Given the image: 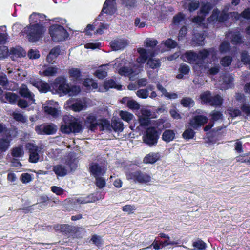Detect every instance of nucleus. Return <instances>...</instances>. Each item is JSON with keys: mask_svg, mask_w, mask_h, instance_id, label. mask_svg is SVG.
I'll use <instances>...</instances> for the list:
<instances>
[{"mask_svg": "<svg viewBox=\"0 0 250 250\" xmlns=\"http://www.w3.org/2000/svg\"><path fill=\"white\" fill-rule=\"evenodd\" d=\"M214 52V48H212L210 49V51L206 49H204L202 50H200L199 51V52L197 53L198 56V62L197 65H203L204 63V61L206 58H207L210 52Z\"/></svg>", "mask_w": 250, "mask_h": 250, "instance_id": "6ab92c4d", "label": "nucleus"}, {"mask_svg": "<svg viewBox=\"0 0 250 250\" xmlns=\"http://www.w3.org/2000/svg\"><path fill=\"white\" fill-rule=\"evenodd\" d=\"M160 159V155L158 152H150L146 155L143 161L144 164H153L158 161Z\"/></svg>", "mask_w": 250, "mask_h": 250, "instance_id": "f3484780", "label": "nucleus"}, {"mask_svg": "<svg viewBox=\"0 0 250 250\" xmlns=\"http://www.w3.org/2000/svg\"><path fill=\"white\" fill-rule=\"evenodd\" d=\"M232 62V57L230 56H225L220 60V64L224 67H228L231 65Z\"/></svg>", "mask_w": 250, "mask_h": 250, "instance_id": "603ef678", "label": "nucleus"}, {"mask_svg": "<svg viewBox=\"0 0 250 250\" xmlns=\"http://www.w3.org/2000/svg\"><path fill=\"white\" fill-rule=\"evenodd\" d=\"M10 53L20 58L25 57L26 54V52L23 49H17L15 48L11 49Z\"/></svg>", "mask_w": 250, "mask_h": 250, "instance_id": "3c124183", "label": "nucleus"}, {"mask_svg": "<svg viewBox=\"0 0 250 250\" xmlns=\"http://www.w3.org/2000/svg\"><path fill=\"white\" fill-rule=\"evenodd\" d=\"M147 64L152 69H158L161 65V62L159 59L149 58Z\"/></svg>", "mask_w": 250, "mask_h": 250, "instance_id": "473e14b6", "label": "nucleus"}, {"mask_svg": "<svg viewBox=\"0 0 250 250\" xmlns=\"http://www.w3.org/2000/svg\"><path fill=\"white\" fill-rule=\"evenodd\" d=\"M9 52L7 46L2 45L0 46V58L4 59L8 56Z\"/></svg>", "mask_w": 250, "mask_h": 250, "instance_id": "0e129e2a", "label": "nucleus"}, {"mask_svg": "<svg viewBox=\"0 0 250 250\" xmlns=\"http://www.w3.org/2000/svg\"><path fill=\"white\" fill-rule=\"evenodd\" d=\"M211 99V102L209 104V105L211 106L216 107L220 106L223 104L224 100L223 98L219 94L212 96Z\"/></svg>", "mask_w": 250, "mask_h": 250, "instance_id": "f704fd0d", "label": "nucleus"}, {"mask_svg": "<svg viewBox=\"0 0 250 250\" xmlns=\"http://www.w3.org/2000/svg\"><path fill=\"white\" fill-rule=\"evenodd\" d=\"M64 163L70 168L71 171H74L77 169V161L75 156L72 154L67 156Z\"/></svg>", "mask_w": 250, "mask_h": 250, "instance_id": "4be33fe9", "label": "nucleus"}, {"mask_svg": "<svg viewBox=\"0 0 250 250\" xmlns=\"http://www.w3.org/2000/svg\"><path fill=\"white\" fill-rule=\"evenodd\" d=\"M128 180H133L135 182L147 184L151 181V177L146 172L138 170L134 172H129L126 174Z\"/></svg>", "mask_w": 250, "mask_h": 250, "instance_id": "423d86ee", "label": "nucleus"}, {"mask_svg": "<svg viewBox=\"0 0 250 250\" xmlns=\"http://www.w3.org/2000/svg\"><path fill=\"white\" fill-rule=\"evenodd\" d=\"M120 116L122 119L127 122L130 121L133 117V115L132 114L126 111H121L120 112Z\"/></svg>", "mask_w": 250, "mask_h": 250, "instance_id": "6e6d98bb", "label": "nucleus"}, {"mask_svg": "<svg viewBox=\"0 0 250 250\" xmlns=\"http://www.w3.org/2000/svg\"><path fill=\"white\" fill-rule=\"evenodd\" d=\"M84 123L87 128L91 131H94L98 125L96 116L92 114L88 115L86 117Z\"/></svg>", "mask_w": 250, "mask_h": 250, "instance_id": "f8f14e48", "label": "nucleus"}, {"mask_svg": "<svg viewBox=\"0 0 250 250\" xmlns=\"http://www.w3.org/2000/svg\"><path fill=\"white\" fill-rule=\"evenodd\" d=\"M192 246L194 250H205L207 247V244L202 239L199 238L193 242Z\"/></svg>", "mask_w": 250, "mask_h": 250, "instance_id": "c9c22d12", "label": "nucleus"}, {"mask_svg": "<svg viewBox=\"0 0 250 250\" xmlns=\"http://www.w3.org/2000/svg\"><path fill=\"white\" fill-rule=\"evenodd\" d=\"M57 71L58 68L56 67L49 66L43 71L42 75L44 76H53L57 73Z\"/></svg>", "mask_w": 250, "mask_h": 250, "instance_id": "de8ad7c7", "label": "nucleus"}, {"mask_svg": "<svg viewBox=\"0 0 250 250\" xmlns=\"http://www.w3.org/2000/svg\"><path fill=\"white\" fill-rule=\"evenodd\" d=\"M104 89L107 91L110 88H114L117 90H121L122 86L120 84H117L115 80L112 79L105 80L103 83Z\"/></svg>", "mask_w": 250, "mask_h": 250, "instance_id": "412c9836", "label": "nucleus"}, {"mask_svg": "<svg viewBox=\"0 0 250 250\" xmlns=\"http://www.w3.org/2000/svg\"><path fill=\"white\" fill-rule=\"evenodd\" d=\"M121 102L123 104H125L128 108L132 110H138L140 108V105L138 102L128 97H123Z\"/></svg>", "mask_w": 250, "mask_h": 250, "instance_id": "2eb2a0df", "label": "nucleus"}, {"mask_svg": "<svg viewBox=\"0 0 250 250\" xmlns=\"http://www.w3.org/2000/svg\"><path fill=\"white\" fill-rule=\"evenodd\" d=\"M98 126L100 127V131H104L105 129L108 130H111V125L108 120L105 119H102L100 122L98 123Z\"/></svg>", "mask_w": 250, "mask_h": 250, "instance_id": "79ce46f5", "label": "nucleus"}, {"mask_svg": "<svg viewBox=\"0 0 250 250\" xmlns=\"http://www.w3.org/2000/svg\"><path fill=\"white\" fill-rule=\"evenodd\" d=\"M219 13L220 12L217 9L213 10L210 18L213 20L216 19L219 22H224L228 20L229 16L228 14L224 12L220 14Z\"/></svg>", "mask_w": 250, "mask_h": 250, "instance_id": "a211bd4d", "label": "nucleus"}, {"mask_svg": "<svg viewBox=\"0 0 250 250\" xmlns=\"http://www.w3.org/2000/svg\"><path fill=\"white\" fill-rule=\"evenodd\" d=\"M175 132L173 130L166 129L162 134V139L166 143L173 141L175 138Z\"/></svg>", "mask_w": 250, "mask_h": 250, "instance_id": "b1692460", "label": "nucleus"}, {"mask_svg": "<svg viewBox=\"0 0 250 250\" xmlns=\"http://www.w3.org/2000/svg\"><path fill=\"white\" fill-rule=\"evenodd\" d=\"M43 109L44 112L47 115H51L54 117L58 116V111L55 107L47 105L44 107Z\"/></svg>", "mask_w": 250, "mask_h": 250, "instance_id": "49530a36", "label": "nucleus"}, {"mask_svg": "<svg viewBox=\"0 0 250 250\" xmlns=\"http://www.w3.org/2000/svg\"><path fill=\"white\" fill-rule=\"evenodd\" d=\"M57 130L56 126L52 123L43 124L35 127V131L39 135H52L55 134Z\"/></svg>", "mask_w": 250, "mask_h": 250, "instance_id": "0eeeda50", "label": "nucleus"}, {"mask_svg": "<svg viewBox=\"0 0 250 250\" xmlns=\"http://www.w3.org/2000/svg\"><path fill=\"white\" fill-rule=\"evenodd\" d=\"M89 171L95 178L104 176L105 173L104 167L97 163L91 162L89 165Z\"/></svg>", "mask_w": 250, "mask_h": 250, "instance_id": "9d476101", "label": "nucleus"}, {"mask_svg": "<svg viewBox=\"0 0 250 250\" xmlns=\"http://www.w3.org/2000/svg\"><path fill=\"white\" fill-rule=\"evenodd\" d=\"M25 147L29 153V162L32 163H37L40 158L39 147L33 143H28Z\"/></svg>", "mask_w": 250, "mask_h": 250, "instance_id": "6e6552de", "label": "nucleus"}, {"mask_svg": "<svg viewBox=\"0 0 250 250\" xmlns=\"http://www.w3.org/2000/svg\"><path fill=\"white\" fill-rule=\"evenodd\" d=\"M105 65L101 66V68L96 70L94 73L95 77L99 79H103L107 76V72L105 69L103 68V67H105Z\"/></svg>", "mask_w": 250, "mask_h": 250, "instance_id": "a18cd8bd", "label": "nucleus"}, {"mask_svg": "<svg viewBox=\"0 0 250 250\" xmlns=\"http://www.w3.org/2000/svg\"><path fill=\"white\" fill-rule=\"evenodd\" d=\"M64 124L61 125L60 130L62 132L69 134L70 133H82L84 129L82 121L80 118L72 115H65L63 117Z\"/></svg>", "mask_w": 250, "mask_h": 250, "instance_id": "f257e3e1", "label": "nucleus"}, {"mask_svg": "<svg viewBox=\"0 0 250 250\" xmlns=\"http://www.w3.org/2000/svg\"><path fill=\"white\" fill-rule=\"evenodd\" d=\"M111 127L115 132H120L124 129V124L122 122L115 120L112 121Z\"/></svg>", "mask_w": 250, "mask_h": 250, "instance_id": "58836bf2", "label": "nucleus"}, {"mask_svg": "<svg viewBox=\"0 0 250 250\" xmlns=\"http://www.w3.org/2000/svg\"><path fill=\"white\" fill-rule=\"evenodd\" d=\"M137 51L139 54V56L137 59V61L139 63H145L146 61H148L149 59L148 53L147 51L143 48H139Z\"/></svg>", "mask_w": 250, "mask_h": 250, "instance_id": "393cba45", "label": "nucleus"}, {"mask_svg": "<svg viewBox=\"0 0 250 250\" xmlns=\"http://www.w3.org/2000/svg\"><path fill=\"white\" fill-rule=\"evenodd\" d=\"M85 107V104L83 103L81 100L77 101L70 106L71 109L75 112H80L83 110Z\"/></svg>", "mask_w": 250, "mask_h": 250, "instance_id": "37998d69", "label": "nucleus"}, {"mask_svg": "<svg viewBox=\"0 0 250 250\" xmlns=\"http://www.w3.org/2000/svg\"><path fill=\"white\" fill-rule=\"evenodd\" d=\"M60 230L66 235L75 234L77 231L75 227L65 224L61 225Z\"/></svg>", "mask_w": 250, "mask_h": 250, "instance_id": "5701e85b", "label": "nucleus"}, {"mask_svg": "<svg viewBox=\"0 0 250 250\" xmlns=\"http://www.w3.org/2000/svg\"><path fill=\"white\" fill-rule=\"evenodd\" d=\"M157 44L158 41L154 39L147 38L144 42V45L146 48H154Z\"/></svg>", "mask_w": 250, "mask_h": 250, "instance_id": "864d4df0", "label": "nucleus"}, {"mask_svg": "<svg viewBox=\"0 0 250 250\" xmlns=\"http://www.w3.org/2000/svg\"><path fill=\"white\" fill-rule=\"evenodd\" d=\"M221 129V127L217 128L216 131H215V128L212 129V133L208 137V142L211 144H215L221 140L222 136L224 135L223 132H219Z\"/></svg>", "mask_w": 250, "mask_h": 250, "instance_id": "dca6fc26", "label": "nucleus"}, {"mask_svg": "<svg viewBox=\"0 0 250 250\" xmlns=\"http://www.w3.org/2000/svg\"><path fill=\"white\" fill-rule=\"evenodd\" d=\"M53 171L57 176L63 177L67 174L66 168L61 164L54 166L53 167Z\"/></svg>", "mask_w": 250, "mask_h": 250, "instance_id": "cd10ccee", "label": "nucleus"}, {"mask_svg": "<svg viewBox=\"0 0 250 250\" xmlns=\"http://www.w3.org/2000/svg\"><path fill=\"white\" fill-rule=\"evenodd\" d=\"M149 112L146 111L142 113V116L139 118V122L140 125L142 127H146L149 125L150 123Z\"/></svg>", "mask_w": 250, "mask_h": 250, "instance_id": "a878e982", "label": "nucleus"}, {"mask_svg": "<svg viewBox=\"0 0 250 250\" xmlns=\"http://www.w3.org/2000/svg\"><path fill=\"white\" fill-rule=\"evenodd\" d=\"M136 95L140 98L146 99L148 96V91L147 89H139L137 91Z\"/></svg>", "mask_w": 250, "mask_h": 250, "instance_id": "774afa93", "label": "nucleus"}, {"mask_svg": "<svg viewBox=\"0 0 250 250\" xmlns=\"http://www.w3.org/2000/svg\"><path fill=\"white\" fill-rule=\"evenodd\" d=\"M95 178V184L98 188H103L105 186L106 181L104 178L102 177V176L97 177Z\"/></svg>", "mask_w": 250, "mask_h": 250, "instance_id": "052dcab7", "label": "nucleus"}, {"mask_svg": "<svg viewBox=\"0 0 250 250\" xmlns=\"http://www.w3.org/2000/svg\"><path fill=\"white\" fill-rule=\"evenodd\" d=\"M165 45L168 48H175L177 46L176 42L172 39L168 38L165 42Z\"/></svg>", "mask_w": 250, "mask_h": 250, "instance_id": "69168bd1", "label": "nucleus"}, {"mask_svg": "<svg viewBox=\"0 0 250 250\" xmlns=\"http://www.w3.org/2000/svg\"><path fill=\"white\" fill-rule=\"evenodd\" d=\"M165 121L163 119L159 120L156 125L157 126H160L161 125H163V127L161 128H159V131H157L155 127H148L143 136V142L149 146L155 145L158 142V140L159 138V135L162 131L165 128H169L171 126V124L169 123H167L163 125Z\"/></svg>", "mask_w": 250, "mask_h": 250, "instance_id": "f03ea898", "label": "nucleus"}, {"mask_svg": "<svg viewBox=\"0 0 250 250\" xmlns=\"http://www.w3.org/2000/svg\"><path fill=\"white\" fill-rule=\"evenodd\" d=\"M230 39L231 42L234 45L241 44L243 43L242 36L239 32L232 34Z\"/></svg>", "mask_w": 250, "mask_h": 250, "instance_id": "e433bc0d", "label": "nucleus"}, {"mask_svg": "<svg viewBox=\"0 0 250 250\" xmlns=\"http://www.w3.org/2000/svg\"><path fill=\"white\" fill-rule=\"evenodd\" d=\"M33 85L36 87L40 92L46 93L50 90L51 85H49L46 82L41 80L35 81L32 83Z\"/></svg>", "mask_w": 250, "mask_h": 250, "instance_id": "4468645a", "label": "nucleus"}, {"mask_svg": "<svg viewBox=\"0 0 250 250\" xmlns=\"http://www.w3.org/2000/svg\"><path fill=\"white\" fill-rule=\"evenodd\" d=\"M211 93L209 91H206L202 92L199 96V99L201 100V103L203 104H209L211 102Z\"/></svg>", "mask_w": 250, "mask_h": 250, "instance_id": "7c9ffc66", "label": "nucleus"}, {"mask_svg": "<svg viewBox=\"0 0 250 250\" xmlns=\"http://www.w3.org/2000/svg\"><path fill=\"white\" fill-rule=\"evenodd\" d=\"M69 77L71 80L77 82L81 79L82 76V72L81 70L77 68H72L68 71Z\"/></svg>", "mask_w": 250, "mask_h": 250, "instance_id": "bb28decb", "label": "nucleus"}, {"mask_svg": "<svg viewBox=\"0 0 250 250\" xmlns=\"http://www.w3.org/2000/svg\"><path fill=\"white\" fill-rule=\"evenodd\" d=\"M29 30L27 37L30 42H35L42 38L43 34V27L39 23H36L27 27Z\"/></svg>", "mask_w": 250, "mask_h": 250, "instance_id": "39448f33", "label": "nucleus"}, {"mask_svg": "<svg viewBox=\"0 0 250 250\" xmlns=\"http://www.w3.org/2000/svg\"><path fill=\"white\" fill-rule=\"evenodd\" d=\"M11 155L14 157H20L23 155L22 149L20 147H15L12 149Z\"/></svg>", "mask_w": 250, "mask_h": 250, "instance_id": "680f3d73", "label": "nucleus"}, {"mask_svg": "<svg viewBox=\"0 0 250 250\" xmlns=\"http://www.w3.org/2000/svg\"><path fill=\"white\" fill-rule=\"evenodd\" d=\"M181 105L186 108L193 107L195 105L194 101L190 97H185L181 100Z\"/></svg>", "mask_w": 250, "mask_h": 250, "instance_id": "4c0bfd02", "label": "nucleus"}, {"mask_svg": "<svg viewBox=\"0 0 250 250\" xmlns=\"http://www.w3.org/2000/svg\"><path fill=\"white\" fill-rule=\"evenodd\" d=\"M91 241L93 244L98 247H101L103 244V241L101 237L97 234L92 235Z\"/></svg>", "mask_w": 250, "mask_h": 250, "instance_id": "bf43d9fd", "label": "nucleus"}, {"mask_svg": "<svg viewBox=\"0 0 250 250\" xmlns=\"http://www.w3.org/2000/svg\"><path fill=\"white\" fill-rule=\"evenodd\" d=\"M184 56L186 58L189 62H195L197 65L198 56L197 53L193 51H186Z\"/></svg>", "mask_w": 250, "mask_h": 250, "instance_id": "c756f323", "label": "nucleus"}, {"mask_svg": "<svg viewBox=\"0 0 250 250\" xmlns=\"http://www.w3.org/2000/svg\"><path fill=\"white\" fill-rule=\"evenodd\" d=\"M49 33L54 42H60L66 40L69 34L63 26L59 24H53L49 28Z\"/></svg>", "mask_w": 250, "mask_h": 250, "instance_id": "20e7f679", "label": "nucleus"}, {"mask_svg": "<svg viewBox=\"0 0 250 250\" xmlns=\"http://www.w3.org/2000/svg\"><path fill=\"white\" fill-rule=\"evenodd\" d=\"M50 85L52 90L56 93L66 95L71 91H74L76 94L79 93L80 91V87L77 86H73L70 88L67 83L66 78L63 76L57 77Z\"/></svg>", "mask_w": 250, "mask_h": 250, "instance_id": "7ed1b4c3", "label": "nucleus"}, {"mask_svg": "<svg viewBox=\"0 0 250 250\" xmlns=\"http://www.w3.org/2000/svg\"><path fill=\"white\" fill-rule=\"evenodd\" d=\"M200 3L198 1H192L188 4V10L190 12H193L196 10L199 7Z\"/></svg>", "mask_w": 250, "mask_h": 250, "instance_id": "338daca9", "label": "nucleus"}, {"mask_svg": "<svg viewBox=\"0 0 250 250\" xmlns=\"http://www.w3.org/2000/svg\"><path fill=\"white\" fill-rule=\"evenodd\" d=\"M178 70L180 73L176 76V78L178 79H182L184 78V75L188 74L190 68L188 65L185 63H181L180 65Z\"/></svg>", "mask_w": 250, "mask_h": 250, "instance_id": "c85d7f7f", "label": "nucleus"}, {"mask_svg": "<svg viewBox=\"0 0 250 250\" xmlns=\"http://www.w3.org/2000/svg\"><path fill=\"white\" fill-rule=\"evenodd\" d=\"M195 133V132L192 129L188 128L184 131L182 136L184 139L189 140L194 138Z\"/></svg>", "mask_w": 250, "mask_h": 250, "instance_id": "c03bdc74", "label": "nucleus"}, {"mask_svg": "<svg viewBox=\"0 0 250 250\" xmlns=\"http://www.w3.org/2000/svg\"><path fill=\"white\" fill-rule=\"evenodd\" d=\"M10 146V142L5 138H2L0 140V151L5 152Z\"/></svg>", "mask_w": 250, "mask_h": 250, "instance_id": "5fc2aeb1", "label": "nucleus"}, {"mask_svg": "<svg viewBox=\"0 0 250 250\" xmlns=\"http://www.w3.org/2000/svg\"><path fill=\"white\" fill-rule=\"evenodd\" d=\"M20 94L22 97L28 98L33 102L35 101L34 95L29 91L26 86L20 89Z\"/></svg>", "mask_w": 250, "mask_h": 250, "instance_id": "2f4dec72", "label": "nucleus"}, {"mask_svg": "<svg viewBox=\"0 0 250 250\" xmlns=\"http://www.w3.org/2000/svg\"><path fill=\"white\" fill-rule=\"evenodd\" d=\"M212 8V6L211 4L209 2H207L202 5L200 9V13L206 15L210 12Z\"/></svg>", "mask_w": 250, "mask_h": 250, "instance_id": "4d7b16f0", "label": "nucleus"}, {"mask_svg": "<svg viewBox=\"0 0 250 250\" xmlns=\"http://www.w3.org/2000/svg\"><path fill=\"white\" fill-rule=\"evenodd\" d=\"M114 0H106L104 2L102 10L100 13L101 15L105 13L109 15H113L115 12V8L113 5Z\"/></svg>", "mask_w": 250, "mask_h": 250, "instance_id": "ddd939ff", "label": "nucleus"}, {"mask_svg": "<svg viewBox=\"0 0 250 250\" xmlns=\"http://www.w3.org/2000/svg\"><path fill=\"white\" fill-rule=\"evenodd\" d=\"M241 61L244 64H249L250 63V55L246 50L241 53Z\"/></svg>", "mask_w": 250, "mask_h": 250, "instance_id": "13d9d810", "label": "nucleus"}, {"mask_svg": "<svg viewBox=\"0 0 250 250\" xmlns=\"http://www.w3.org/2000/svg\"><path fill=\"white\" fill-rule=\"evenodd\" d=\"M12 116L17 122L24 124L27 121V117L21 113L13 112Z\"/></svg>", "mask_w": 250, "mask_h": 250, "instance_id": "ea45409f", "label": "nucleus"}, {"mask_svg": "<svg viewBox=\"0 0 250 250\" xmlns=\"http://www.w3.org/2000/svg\"><path fill=\"white\" fill-rule=\"evenodd\" d=\"M208 118L203 115L194 116L190 120V125L194 129H197L208 123Z\"/></svg>", "mask_w": 250, "mask_h": 250, "instance_id": "1a4fd4ad", "label": "nucleus"}, {"mask_svg": "<svg viewBox=\"0 0 250 250\" xmlns=\"http://www.w3.org/2000/svg\"><path fill=\"white\" fill-rule=\"evenodd\" d=\"M127 45V42L125 40L118 39L112 41L110 43V46L113 50L117 51L124 49Z\"/></svg>", "mask_w": 250, "mask_h": 250, "instance_id": "aec40b11", "label": "nucleus"}, {"mask_svg": "<svg viewBox=\"0 0 250 250\" xmlns=\"http://www.w3.org/2000/svg\"><path fill=\"white\" fill-rule=\"evenodd\" d=\"M231 50L230 43L227 41H223L220 44L219 50L221 54L229 53Z\"/></svg>", "mask_w": 250, "mask_h": 250, "instance_id": "72a5a7b5", "label": "nucleus"}, {"mask_svg": "<svg viewBox=\"0 0 250 250\" xmlns=\"http://www.w3.org/2000/svg\"><path fill=\"white\" fill-rule=\"evenodd\" d=\"M185 19V15L182 12H179L176 14L173 18L172 22L175 25H178L180 23L184 21Z\"/></svg>", "mask_w": 250, "mask_h": 250, "instance_id": "8fccbe9b", "label": "nucleus"}, {"mask_svg": "<svg viewBox=\"0 0 250 250\" xmlns=\"http://www.w3.org/2000/svg\"><path fill=\"white\" fill-rule=\"evenodd\" d=\"M5 98L11 104H16L17 101L18 96L17 94L12 92H7L5 94Z\"/></svg>", "mask_w": 250, "mask_h": 250, "instance_id": "a19ab883", "label": "nucleus"}, {"mask_svg": "<svg viewBox=\"0 0 250 250\" xmlns=\"http://www.w3.org/2000/svg\"><path fill=\"white\" fill-rule=\"evenodd\" d=\"M118 73L121 76H130L133 73V71L132 68L126 66H123L119 68Z\"/></svg>", "mask_w": 250, "mask_h": 250, "instance_id": "09e8293b", "label": "nucleus"}, {"mask_svg": "<svg viewBox=\"0 0 250 250\" xmlns=\"http://www.w3.org/2000/svg\"><path fill=\"white\" fill-rule=\"evenodd\" d=\"M97 195L98 193H93L86 197H80L77 199H75L74 203L75 204H83L95 202L102 198V197H99Z\"/></svg>", "mask_w": 250, "mask_h": 250, "instance_id": "9b49d317", "label": "nucleus"}, {"mask_svg": "<svg viewBox=\"0 0 250 250\" xmlns=\"http://www.w3.org/2000/svg\"><path fill=\"white\" fill-rule=\"evenodd\" d=\"M122 4L128 9L134 7L136 5V0H121Z\"/></svg>", "mask_w": 250, "mask_h": 250, "instance_id": "e2e57ef3", "label": "nucleus"}]
</instances>
